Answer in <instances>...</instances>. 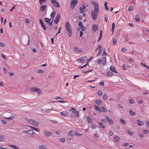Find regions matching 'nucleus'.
Here are the masks:
<instances>
[{
	"mask_svg": "<svg viewBox=\"0 0 149 149\" xmlns=\"http://www.w3.org/2000/svg\"><path fill=\"white\" fill-rule=\"evenodd\" d=\"M86 58V56L82 57L78 59V61L80 63H82L84 62V60Z\"/></svg>",
	"mask_w": 149,
	"mask_h": 149,
	"instance_id": "9b49d317",
	"label": "nucleus"
},
{
	"mask_svg": "<svg viewBox=\"0 0 149 149\" xmlns=\"http://www.w3.org/2000/svg\"><path fill=\"white\" fill-rule=\"evenodd\" d=\"M92 5L94 6V9L92 10L91 12V16L93 20L95 21L97 18V16L99 13V6L97 3L95 2H93Z\"/></svg>",
	"mask_w": 149,
	"mask_h": 149,
	"instance_id": "f257e3e1",
	"label": "nucleus"
},
{
	"mask_svg": "<svg viewBox=\"0 0 149 149\" xmlns=\"http://www.w3.org/2000/svg\"><path fill=\"white\" fill-rule=\"evenodd\" d=\"M107 76L109 77H111L113 75V73L112 72L109 71H108L106 73Z\"/></svg>",
	"mask_w": 149,
	"mask_h": 149,
	"instance_id": "4be33fe9",
	"label": "nucleus"
},
{
	"mask_svg": "<svg viewBox=\"0 0 149 149\" xmlns=\"http://www.w3.org/2000/svg\"><path fill=\"white\" fill-rule=\"evenodd\" d=\"M74 114H75V116L77 118H78L79 117V112L78 111L76 112Z\"/></svg>",
	"mask_w": 149,
	"mask_h": 149,
	"instance_id": "79ce46f5",
	"label": "nucleus"
},
{
	"mask_svg": "<svg viewBox=\"0 0 149 149\" xmlns=\"http://www.w3.org/2000/svg\"><path fill=\"white\" fill-rule=\"evenodd\" d=\"M74 49L78 52H81L82 50L81 49L78 48L77 47H74Z\"/></svg>",
	"mask_w": 149,
	"mask_h": 149,
	"instance_id": "412c9836",
	"label": "nucleus"
},
{
	"mask_svg": "<svg viewBox=\"0 0 149 149\" xmlns=\"http://www.w3.org/2000/svg\"><path fill=\"white\" fill-rule=\"evenodd\" d=\"M65 27L68 31V34L70 37H71L72 35V31L70 29V25L68 22H67L65 24Z\"/></svg>",
	"mask_w": 149,
	"mask_h": 149,
	"instance_id": "f03ea898",
	"label": "nucleus"
},
{
	"mask_svg": "<svg viewBox=\"0 0 149 149\" xmlns=\"http://www.w3.org/2000/svg\"><path fill=\"white\" fill-rule=\"evenodd\" d=\"M107 95L105 94H104L103 95V99H104V100L106 99H107Z\"/></svg>",
	"mask_w": 149,
	"mask_h": 149,
	"instance_id": "bf43d9fd",
	"label": "nucleus"
},
{
	"mask_svg": "<svg viewBox=\"0 0 149 149\" xmlns=\"http://www.w3.org/2000/svg\"><path fill=\"white\" fill-rule=\"evenodd\" d=\"M142 132L145 134L148 133L149 132L147 130H143L142 131Z\"/></svg>",
	"mask_w": 149,
	"mask_h": 149,
	"instance_id": "c03bdc74",
	"label": "nucleus"
},
{
	"mask_svg": "<svg viewBox=\"0 0 149 149\" xmlns=\"http://www.w3.org/2000/svg\"><path fill=\"white\" fill-rule=\"evenodd\" d=\"M82 4L83 5L82 6H80L79 7L80 13H83V12H84V11L87 10V7L88 6V5L87 4L86 5H85L84 3H83Z\"/></svg>",
	"mask_w": 149,
	"mask_h": 149,
	"instance_id": "7ed1b4c3",
	"label": "nucleus"
},
{
	"mask_svg": "<svg viewBox=\"0 0 149 149\" xmlns=\"http://www.w3.org/2000/svg\"><path fill=\"white\" fill-rule=\"evenodd\" d=\"M98 124H99V125L100 127H102L103 129H104L105 128V127L104 126V125L103 124H102V123H101V122H98Z\"/></svg>",
	"mask_w": 149,
	"mask_h": 149,
	"instance_id": "bb28decb",
	"label": "nucleus"
},
{
	"mask_svg": "<svg viewBox=\"0 0 149 149\" xmlns=\"http://www.w3.org/2000/svg\"><path fill=\"white\" fill-rule=\"evenodd\" d=\"M81 29L82 30V31H85L86 30V29L84 28L83 25L81 27Z\"/></svg>",
	"mask_w": 149,
	"mask_h": 149,
	"instance_id": "603ef678",
	"label": "nucleus"
},
{
	"mask_svg": "<svg viewBox=\"0 0 149 149\" xmlns=\"http://www.w3.org/2000/svg\"><path fill=\"white\" fill-rule=\"evenodd\" d=\"M114 140L116 142H117L120 140V138L118 136H115L114 138Z\"/></svg>",
	"mask_w": 149,
	"mask_h": 149,
	"instance_id": "2f4dec72",
	"label": "nucleus"
},
{
	"mask_svg": "<svg viewBox=\"0 0 149 149\" xmlns=\"http://www.w3.org/2000/svg\"><path fill=\"white\" fill-rule=\"evenodd\" d=\"M137 124L139 126H141L143 124V122L141 120L139 119H138L137 120Z\"/></svg>",
	"mask_w": 149,
	"mask_h": 149,
	"instance_id": "aec40b11",
	"label": "nucleus"
},
{
	"mask_svg": "<svg viewBox=\"0 0 149 149\" xmlns=\"http://www.w3.org/2000/svg\"><path fill=\"white\" fill-rule=\"evenodd\" d=\"M106 119L110 124H113V122L111 118H109L108 116H106Z\"/></svg>",
	"mask_w": 149,
	"mask_h": 149,
	"instance_id": "dca6fc26",
	"label": "nucleus"
},
{
	"mask_svg": "<svg viewBox=\"0 0 149 149\" xmlns=\"http://www.w3.org/2000/svg\"><path fill=\"white\" fill-rule=\"evenodd\" d=\"M39 148L40 149H47V146L45 145H40L39 146Z\"/></svg>",
	"mask_w": 149,
	"mask_h": 149,
	"instance_id": "6ab92c4d",
	"label": "nucleus"
},
{
	"mask_svg": "<svg viewBox=\"0 0 149 149\" xmlns=\"http://www.w3.org/2000/svg\"><path fill=\"white\" fill-rule=\"evenodd\" d=\"M87 119L88 122L90 124L92 123L91 120L90 119V118L88 117H87Z\"/></svg>",
	"mask_w": 149,
	"mask_h": 149,
	"instance_id": "c9c22d12",
	"label": "nucleus"
},
{
	"mask_svg": "<svg viewBox=\"0 0 149 149\" xmlns=\"http://www.w3.org/2000/svg\"><path fill=\"white\" fill-rule=\"evenodd\" d=\"M60 15L59 14H57L54 20V23H55V24H57L58 23L60 19Z\"/></svg>",
	"mask_w": 149,
	"mask_h": 149,
	"instance_id": "6e6552de",
	"label": "nucleus"
},
{
	"mask_svg": "<svg viewBox=\"0 0 149 149\" xmlns=\"http://www.w3.org/2000/svg\"><path fill=\"white\" fill-rule=\"evenodd\" d=\"M97 94L99 96H100L102 95V93L101 91H98Z\"/></svg>",
	"mask_w": 149,
	"mask_h": 149,
	"instance_id": "3c124183",
	"label": "nucleus"
},
{
	"mask_svg": "<svg viewBox=\"0 0 149 149\" xmlns=\"http://www.w3.org/2000/svg\"><path fill=\"white\" fill-rule=\"evenodd\" d=\"M68 134L69 135H70L71 136H73V135L72 134V131L69 132L68 133Z\"/></svg>",
	"mask_w": 149,
	"mask_h": 149,
	"instance_id": "864d4df0",
	"label": "nucleus"
},
{
	"mask_svg": "<svg viewBox=\"0 0 149 149\" xmlns=\"http://www.w3.org/2000/svg\"><path fill=\"white\" fill-rule=\"evenodd\" d=\"M27 127H28V126H27ZM29 127H31L32 130H35V131H37V132H39V130L38 129L36 128H35V127H31V126H29Z\"/></svg>",
	"mask_w": 149,
	"mask_h": 149,
	"instance_id": "c756f323",
	"label": "nucleus"
},
{
	"mask_svg": "<svg viewBox=\"0 0 149 149\" xmlns=\"http://www.w3.org/2000/svg\"><path fill=\"white\" fill-rule=\"evenodd\" d=\"M102 108L103 109V110L102 111L103 112H107V110L104 107L102 106Z\"/></svg>",
	"mask_w": 149,
	"mask_h": 149,
	"instance_id": "09e8293b",
	"label": "nucleus"
},
{
	"mask_svg": "<svg viewBox=\"0 0 149 149\" xmlns=\"http://www.w3.org/2000/svg\"><path fill=\"white\" fill-rule=\"evenodd\" d=\"M0 46L2 47H3L5 46V45L3 43L0 42Z\"/></svg>",
	"mask_w": 149,
	"mask_h": 149,
	"instance_id": "0e129e2a",
	"label": "nucleus"
},
{
	"mask_svg": "<svg viewBox=\"0 0 149 149\" xmlns=\"http://www.w3.org/2000/svg\"><path fill=\"white\" fill-rule=\"evenodd\" d=\"M31 91L32 92H37L38 93H40V90L36 87H33L32 88Z\"/></svg>",
	"mask_w": 149,
	"mask_h": 149,
	"instance_id": "1a4fd4ad",
	"label": "nucleus"
},
{
	"mask_svg": "<svg viewBox=\"0 0 149 149\" xmlns=\"http://www.w3.org/2000/svg\"><path fill=\"white\" fill-rule=\"evenodd\" d=\"M25 22L26 23H29L30 22L29 20L27 18L25 19Z\"/></svg>",
	"mask_w": 149,
	"mask_h": 149,
	"instance_id": "680f3d73",
	"label": "nucleus"
},
{
	"mask_svg": "<svg viewBox=\"0 0 149 149\" xmlns=\"http://www.w3.org/2000/svg\"><path fill=\"white\" fill-rule=\"evenodd\" d=\"M59 140L62 143H63L65 142V139L64 138H61L59 139Z\"/></svg>",
	"mask_w": 149,
	"mask_h": 149,
	"instance_id": "37998d69",
	"label": "nucleus"
},
{
	"mask_svg": "<svg viewBox=\"0 0 149 149\" xmlns=\"http://www.w3.org/2000/svg\"><path fill=\"white\" fill-rule=\"evenodd\" d=\"M110 70L113 71V72L116 73H118V72L116 70L115 68L113 66H111L110 67Z\"/></svg>",
	"mask_w": 149,
	"mask_h": 149,
	"instance_id": "f3484780",
	"label": "nucleus"
},
{
	"mask_svg": "<svg viewBox=\"0 0 149 149\" xmlns=\"http://www.w3.org/2000/svg\"><path fill=\"white\" fill-rule=\"evenodd\" d=\"M102 63L103 65H105L107 63L106 57H103L102 59Z\"/></svg>",
	"mask_w": 149,
	"mask_h": 149,
	"instance_id": "ddd939ff",
	"label": "nucleus"
},
{
	"mask_svg": "<svg viewBox=\"0 0 149 149\" xmlns=\"http://www.w3.org/2000/svg\"><path fill=\"white\" fill-rule=\"evenodd\" d=\"M116 37L113 38V43L114 45H115L116 43Z\"/></svg>",
	"mask_w": 149,
	"mask_h": 149,
	"instance_id": "e433bc0d",
	"label": "nucleus"
},
{
	"mask_svg": "<svg viewBox=\"0 0 149 149\" xmlns=\"http://www.w3.org/2000/svg\"><path fill=\"white\" fill-rule=\"evenodd\" d=\"M107 2H105L104 3V6H105L104 8L106 10H108V6L107 5Z\"/></svg>",
	"mask_w": 149,
	"mask_h": 149,
	"instance_id": "4c0bfd02",
	"label": "nucleus"
},
{
	"mask_svg": "<svg viewBox=\"0 0 149 149\" xmlns=\"http://www.w3.org/2000/svg\"><path fill=\"white\" fill-rule=\"evenodd\" d=\"M55 12L53 11L52 13L50 14V16L51 18H53L54 17L55 15Z\"/></svg>",
	"mask_w": 149,
	"mask_h": 149,
	"instance_id": "473e14b6",
	"label": "nucleus"
},
{
	"mask_svg": "<svg viewBox=\"0 0 149 149\" xmlns=\"http://www.w3.org/2000/svg\"><path fill=\"white\" fill-rule=\"evenodd\" d=\"M133 7L132 6H130L128 9V11H131L133 9Z\"/></svg>",
	"mask_w": 149,
	"mask_h": 149,
	"instance_id": "a19ab883",
	"label": "nucleus"
},
{
	"mask_svg": "<svg viewBox=\"0 0 149 149\" xmlns=\"http://www.w3.org/2000/svg\"><path fill=\"white\" fill-rule=\"evenodd\" d=\"M121 50H122V51H123V52H125L126 51V49L124 47H122V48H121Z\"/></svg>",
	"mask_w": 149,
	"mask_h": 149,
	"instance_id": "774afa93",
	"label": "nucleus"
},
{
	"mask_svg": "<svg viewBox=\"0 0 149 149\" xmlns=\"http://www.w3.org/2000/svg\"><path fill=\"white\" fill-rule=\"evenodd\" d=\"M78 1L77 0H72L70 2V7L71 9H73L75 7L76 4L78 3Z\"/></svg>",
	"mask_w": 149,
	"mask_h": 149,
	"instance_id": "39448f33",
	"label": "nucleus"
},
{
	"mask_svg": "<svg viewBox=\"0 0 149 149\" xmlns=\"http://www.w3.org/2000/svg\"><path fill=\"white\" fill-rule=\"evenodd\" d=\"M129 113L130 115L132 116H134L136 114V113L135 112L133 111L132 110L130 109L129 110Z\"/></svg>",
	"mask_w": 149,
	"mask_h": 149,
	"instance_id": "b1692460",
	"label": "nucleus"
},
{
	"mask_svg": "<svg viewBox=\"0 0 149 149\" xmlns=\"http://www.w3.org/2000/svg\"><path fill=\"white\" fill-rule=\"evenodd\" d=\"M39 21L43 29L45 30L46 29V28L45 25L44 24L42 20L41 19H40Z\"/></svg>",
	"mask_w": 149,
	"mask_h": 149,
	"instance_id": "4468645a",
	"label": "nucleus"
},
{
	"mask_svg": "<svg viewBox=\"0 0 149 149\" xmlns=\"http://www.w3.org/2000/svg\"><path fill=\"white\" fill-rule=\"evenodd\" d=\"M47 7V5H42L41 6L40 10L42 12H44L45 10V9Z\"/></svg>",
	"mask_w": 149,
	"mask_h": 149,
	"instance_id": "2eb2a0df",
	"label": "nucleus"
},
{
	"mask_svg": "<svg viewBox=\"0 0 149 149\" xmlns=\"http://www.w3.org/2000/svg\"><path fill=\"white\" fill-rule=\"evenodd\" d=\"M105 49H104V51L103 52V54H102V56H104V55H107L108 54L106 53V52H105Z\"/></svg>",
	"mask_w": 149,
	"mask_h": 149,
	"instance_id": "49530a36",
	"label": "nucleus"
},
{
	"mask_svg": "<svg viewBox=\"0 0 149 149\" xmlns=\"http://www.w3.org/2000/svg\"><path fill=\"white\" fill-rule=\"evenodd\" d=\"M28 134H29L30 135H32L34 134V132L32 130H29Z\"/></svg>",
	"mask_w": 149,
	"mask_h": 149,
	"instance_id": "f704fd0d",
	"label": "nucleus"
},
{
	"mask_svg": "<svg viewBox=\"0 0 149 149\" xmlns=\"http://www.w3.org/2000/svg\"><path fill=\"white\" fill-rule=\"evenodd\" d=\"M146 123L147 125V127H149V121H146Z\"/></svg>",
	"mask_w": 149,
	"mask_h": 149,
	"instance_id": "e2e57ef3",
	"label": "nucleus"
},
{
	"mask_svg": "<svg viewBox=\"0 0 149 149\" xmlns=\"http://www.w3.org/2000/svg\"><path fill=\"white\" fill-rule=\"evenodd\" d=\"M129 102H130V103L131 104H133L134 103V102L133 100L131 99L130 100Z\"/></svg>",
	"mask_w": 149,
	"mask_h": 149,
	"instance_id": "4d7b16f0",
	"label": "nucleus"
},
{
	"mask_svg": "<svg viewBox=\"0 0 149 149\" xmlns=\"http://www.w3.org/2000/svg\"><path fill=\"white\" fill-rule=\"evenodd\" d=\"M94 107L95 110L99 111V112L100 113L101 112L102 110H101L99 106H97L95 105H94Z\"/></svg>",
	"mask_w": 149,
	"mask_h": 149,
	"instance_id": "f8f14e48",
	"label": "nucleus"
},
{
	"mask_svg": "<svg viewBox=\"0 0 149 149\" xmlns=\"http://www.w3.org/2000/svg\"><path fill=\"white\" fill-rule=\"evenodd\" d=\"M101 59H99L97 60V62L98 63V64H101Z\"/></svg>",
	"mask_w": 149,
	"mask_h": 149,
	"instance_id": "13d9d810",
	"label": "nucleus"
},
{
	"mask_svg": "<svg viewBox=\"0 0 149 149\" xmlns=\"http://www.w3.org/2000/svg\"><path fill=\"white\" fill-rule=\"evenodd\" d=\"M46 0H39V2L40 5H41L43 4V2L46 3Z\"/></svg>",
	"mask_w": 149,
	"mask_h": 149,
	"instance_id": "a878e982",
	"label": "nucleus"
},
{
	"mask_svg": "<svg viewBox=\"0 0 149 149\" xmlns=\"http://www.w3.org/2000/svg\"><path fill=\"white\" fill-rule=\"evenodd\" d=\"M5 138V137L3 135H0V141H3Z\"/></svg>",
	"mask_w": 149,
	"mask_h": 149,
	"instance_id": "72a5a7b5",
	"label": "nucleus"
},
{
	"mask_svg": "<svg viewBox=\"0 0 149 149\" xmlns=\"http://www.w3.org/2000/svg\"><path fill=\"white\" fill-rule=\"evenodd\" d=\"M140 64L144 67H146L147 68H149V67L145 64L141 63Z\"/></svg>",
	"mask_w": 149,
	"mask_h": 149,
	"instance_id": "8fccbe9b",
	"label": "nucleus"
},
{
	"mask_svg": "<svg viewBox=\"0 0 149 149\" xmlns=\"http://www.w3.org/2000/svg\"><path fill=\"white\" fill-rule=\"evenodd\" d=\"M101 52H102V50L101 49H100V50H99V51H98V52L97 54L96 55V56H97L99 55H100Z\"/></svg>",
	"mask_w": 149,
	"mask_h": 149,
	"instance_id": "a18cd8bd",
	"label": "nucleus"
},
{
	"mask_svg": "<svg viewBox=\"0 0 149 149\" xmlns=\"http://www.w3.org/2000/svg\"><path fill=\"white\" fill-rule=\"evenodd\" d=\"M120 122L123 124L125 125L126 124V123L125 120H123L122 118H121L120 119Z\"/></svg>",
	"mask_w": 149,
	"mask_h": 149,
	"instance_id": "ea45409f",
	"label": "nucleus"
},
{
	"mask_svg": "<svg viewBox=\"0 0 149 149\" xmlns=\"http://www.w3.org/2000/svg\"><path fill=\"white\" fill-rule=\"evenodd\" d=\"M51 19L50 18L49 19L48 18L46 17L44 19L45 21V22L47 23H48V22H49L50 21H51Z\"/></svg>",
	"mask_w": 149,
	"mask_h": 149,
	"instance_id": "7c9ffc66",
	"label": "nucleus"
},
{
	"mask_svg": "<svg viewBox=\"0 0 149 149\" xmlns=\"http://www.w3.org/2000/svg\"><path fill=\"white\" fill-rule=\"evenodd\" d=\"M104 18L105 19V22H107V15H104Z\"/></svg>",
	"mask_w": 149,
	"mask_h": 149,
	"instance_id": "052dcab7",
	"label": "nucleus"
},
{
	"mask_svg": "<svg viewBox=\"0 0 149 149\" xmlns=\"http://www.w3.org/2000/svg\"><path fill=\"white\" fill-rule=\"evenodd\" d=\"M44 136L46 137L50 136L52 135L51 133L50 132L45 131L44 132Z\"/></svg>",
	"mask_w": 149,
	"mask_h": 149,
	"instance_id": "9d476101",
	"label": "nucleus"
},
{
	"mask_svg": "<svg viewBox=\"0 0 149 149\" xmlns=\"http://www.w3.org/2000/svg\"><path fill=\"white\" fill-rule=\"evenodd\" d=\"M26 120L28 123L35 126H36L39 125V123L37 122L32 119H26Z\"/></svg>",
	"mask_w": 149,
	"mask_h": 149,
	"instance_id": "20e7f679",
	"label": "nucleus"
},
{
	"mask_svg": "<svg viewBox=\"0 0 149 149\" xmlns=\"http://www.w3.org/2000/svg\"><path fill=\"white\" fill-rule=\"evenodd\" d=\"M13 148L14 149H19L15 145H10L9 146Z\"/></svg>",
	"mask_w": 149,
	"mask_h": 149,
	"instance_id": "cd10ccee",
	"label": "nucleus"
},
{
	"mask_svg": "<svg viewBox=\"0 0 149 149\" xmlns=\"http://www.w3.org/2000/svg\"><path fill=\"white\" fill-rule=\"evenodd\" d=\"M143 94L144 95H146L147 94H149V92L148 91H146L145 92H144L143 93Z\"/></svg>",
	"mask_w": 149,
	"mask_h": 149,
	"instance_id": "5fc2aeb1",
	"label": "nucleus"
},
{
	"mask_svg": "<svg viewBox=\"0 0 149 149\" xmlns=\"http://www.w3.org/2000/svg\"><path fill=\"white\" fill-rule=\"evenodd\" d=\"M91 128L92 129H93L96 128V126L94 125H92L91 126Z\"/></svg>",
	"mask_w": 149,
	"mask_h": 149,
	"instance_id": "338daca9",
	"label": "nucleus"
},
{
	"mask_svg": "<svg viewBox=\"0 0 149 149\" xmlns=\"http://www.w3.org/2000/svg\"><path fill=\"white\" fill-rule=\"evenodd\" d=\"M123 68L124 70H126V68L124 64L122 65Z\"/></svg>",
	"mask_w": 149,
	"mask_h": 149,
	"instance_id": "69168bd1",
	"label": "nucleus"
},
{
	"mask_svg": "<svg viewBox=\"0 0 149 149\" xmlns=\"http://www.w3.org/2000/svg\"><path fill=\"white\" fill-rule=\"evenodd\" d=\"M70 111H72V113L74 114L76 112H77V111L76 109L73 107H72L70 108Z\"/></svg>",
	"mask_w": 149,
	"mask_h": 149,
	"instance_id": "5701e85b",
	"label": "nucleus"
},
{
	"mask_svg": "<svg viewBox=\"0 0 149 149\" xmlns=\"http://www.w3.org/2000/svg\"><path fill=\"white\" fill-rule=\"evenodd\" d=\"M43 72V71L42 70H39L38 71L37 73H42Z\"/></svg>",
	"mask_w": 149,
	"mask_h": 149,
	"instance_id": "6e6d98bb",
	"label": "nucleus"
},
{
	"mask_svg": "<svg viewBox=\"0 0 149 149\" xmlns=\"http://www.w3.org/2000/svg\"><path fill=\"white\" fill-rule=\"evenodd\" d=\"M50 1L53 6L56 7L58 8L59 5L58 2L56 0H50Z\"/></svg>",
	"mask_w": 149,
	"mask_h": 149,
	"instance_id": "423d86ee",
	"label": "nucleus"
},
{
	"mask_svg": "<svg viewBox=\"0 0 149 149\" xmlns=\"http://www.w3.org/2000/svg\"><path fill=\"white\" fill-rule=\"evenodd\" d=\"M95 103L98 105H101V102L100 100H96L95 101Z\"/></svg>",
	"mask_w": 149,
	"mask_h": 149,
	"instance_id": "c85d7f7f",
	"label": "nucleus"
},
{
	"mask_svg": "<svg viewBox=\"0 0 149 149\" xmlns=\"http://www.w3.org/2000/svg\"><path fill=\"white\" fill-rule=\"evenodd\" d=\"M15 118L13 116H11L10 117L7 118L8 119H13Z\"/></svg>",
	"mask_w": 149,
	"mask_h": 149,
	"instance_id": "de8ad7c7",
	"label": "nucleus"
},
{
	"mask_svg": "<svg viewBox=\"0 0 149 149\" xmlns=\"http://www.w3.org/2000/svg\"><path fill=\"white\" fill-rule=\"evenodd\" d=\"M60 114L63 116H68V113L66 111H63L60 112Z\"/></svg>",
	"mask_w": 149,
	"mask_h": 149,
	"instance_id": "a211bd4d",
	"label": "nucleus"
},
{
	"mask_svg": "<svg viewBox=\"0 0 149 149\" xmlns=\"http://www.w3.org/2000/svg\"><path fill=\"white\" fill-rule=\"evenodd\" d=\"M127 132L128 134L130 135H132L134 133L133 131H130L129 130H127Z\"/></svg>",
	"mask_w": 149,
	"mask_h": 149,
	"instance_id": "58836bf2",
	"label": "nucleus"
},
{
	"mask_svg": "<svg viewBox=\"0 0 149 149\" xmlns=\"http://www.w3.org/2000/svg\"><path fill=\"white\" fill-rule=\"evenodd\" d=\"M97 25L94 24L93 25L92 27V31L93 32H95L97 29Z\"/></svg>",
	"mask_w": 149,
	"mask_h": 149,
	"instance_id": "0eeeda50",
	"label": "nucleus"
},
{
	"mask_svg": "<svg viewBox=\"0 0 149 149\" xmlns=\"http://www.w3.org/2000/svg\"><path fill=\"white\" fill-rule=\"evenodd\" d=\"M135 20L136 21L138 22L140 21V15L139 14H137L136 15Z\"/></svg>",
	"mask_w": 149,
	"mask_h": 149,
	"instance_id": "393cba45",
	"label": "nucleus"
}]
</instances>
